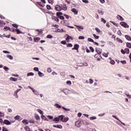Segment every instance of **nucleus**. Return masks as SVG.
Here are the masks:
<instances>
[{
    "label": "nucleus",
    "instance_id": "f257e3e1",
    "mask_svg": "<svg viewBox=\"0 0 131 131\" xmlns=\"http://www.w3.org/2000/svg\"><path fill=\"white\" fill-rule=\"evenodd\" d=\"M120 25H121V26H123V27H124L125 28H128V27H129V26H128V25H127V23L124 22V21H121L120 23Z\"/></svg>",
    "mask_w": 131,
    "mask_h": 131
},
{
    "label": "nucleus",
    "instance_id": "f03ea898",
    "mask_svg": "<svg viewBox=\"0 0 131 131\" xmlns=\"http://www.w3.org/2000/svg\"><path fill=\"white\" fill-rule=\"evenodd\" d=\"M62 93H63L64 95H69V94H70V90L68 89H65L62 90Z\"/></svg>",
    "mask_w": 131,
    "mask_h": 131
},
{
    "label": "nucleus",
    "instance_id": "7ed1b4c3",
    "mask_svg": "<svg viewBox=\"0 0 131 131\" xmlns=\"http://www.w3.org/2000/svg\"><path fill=\"white\" fill-rule=\"evenodd\" d=\"M94 58L97 59V61H100L101 59H102V56H101V54H95Z\"/></svg>",
    "mask_w": 131,
    "mask_h": 131
},
{
    "label": "nucleus",
    "instance_id": "20e7f679",
    "mask_svg": "<svg viewBox=\"0 0 131 131\" xmlns=\"http://www.w3.org/2000/svg\"><path fill=\"white\" fill-rule=\"evenodd\" d=\"M55 9L56 10V11H58L59 12H60V11H62V7H61V6L57 5L55 6Z\"/></svg>",
    "mask_w": 131,
    "mask_h": 131
},
{
    "label": "nucleus",
    "instance_id": "39448f33",
    "mask_svg": "<svg viewBox=\"0 0 131 131\" xmlns=\"http://www.w3.org/2000/svg\"><path fill=\"white\" fill-rule=\"evenodd\" d=\"M3 123L6 124V125H11V124H12V123L8 120H5Z\"/></svg>",
    "mask_w": 131,
    "mask_h": 131
},
{
    "label": "nucleus",
    "instance_id": "423d86ee",
    "mask_svg": "<svg viewBox=\"0 0 131 131\" xmlns=\"http://www.w3.org/2000/svg\"><path fill=\"white\" fill-rule=\"evenodd\" d=\"M113 117H114V118H115V119H117V120H118L121 123H122V124L124 126H125V123L122 122L121 121H120V120H119V119L116 116H115V115H113L112 116Z\"/></svg>",
    "mask_w": 131,
    "mask_h": 131
},
{
    "label": "nucleus",
    "instance_id": "0eeeda50",
    "mask_svg": "<svg viewBox=\"0 0 131 131\" xmlns=\"http://www.w3.org/2000/svg\"><path fill=\"white\" fill-rule=\"evenodd\" d=\"M75 126H76L77 127H80V126H81V122H80V121H76Z\"/></svg>",
    "mask_w": 131,
    "mask_h": 131
},
{
    "label": "nucleus",
    "instance_id": "6e6552de",
    "mask_svg": "<svg viewBox=\"0 0 131 131\" xmlns=\"http://www.w3.org/2000/svg\"><path fill=\"white\" fill-rule=\"evenodd\" d=\"M79 49V45L78 44H75L74 46V48H72V50H76L78 52V49Z\"/></svg>",
    "mask_w": 131,
    "mask_h": 131
},
{
    "label": "nucleus",
    "instance_id": "1a4fd4ad",
    "mask_svg": "<svg viewBox=\"0 0 131 131\" xmlns=\"http://www.w3.org/2000/svg\"><path fill=\"white\" fill-rule=\"evenodd\" d=\"M82 123L84 125H90V121L85 120L82 121Z\"/></svg>",
    "mask_w": 131,
    "mask_h": 131
},
{
    "label": "nucleus",
    "instance_id": "9d476101",
    "mask_svg": "<svg viewBox=\"0 0 131 131\" xmlns=\"http://www.w3.org/2000/svg\"><path fill=\"white\" fill-rule=\"evenodd\" d=\"M96 52L97 53V54L101 55L102 54V50L100 48H96Z\"/></svg>",
    "mask_w": 131,
    "mask_h": 131
},
{
    "label": "nucleus",
    "instance_id": "9b49d317",
    "mask_svg": "<svg viewBox=\"0 0 131 131\" xmlns=\"http://www.w3.org/2000/svg\"><path fill=\"white\" fill-rule=\"evenodd\" d=\"M71 39V40H73V37L69 36V35H67V37L66 38V40L68 42H69V40Z\"/></svg>",
    "mask_w": 131,
    "mask_h": 131
},
{
    "label": "nucleus",
    "instance_id": "f8f14e48",
    "mask_svg": "<svg viewBox=\"0 0 131 131\" xmlns=\"http://www.w3.org/2000/svg\"><path fill=\"white\" fill-rule=\"evenodd\" d=\"M61 7L63 11H67V6L66 4H62Z\"/></svg>",
    "mask_w": 131,
    "mask_h": 131
},
{
    "label": "nucleus",
    "instance_id": "ddd939ff",
    "mask_svg": "<svg viewBox=\"0 0 131 131\" xmlns=\"http://www.w3.org/2000/svg\"><path fill=\"white\" fill-rule=\"evenodd\" d=\"M32 92H33L34 95H35L36 96H39V93L37 90L34 89V90H32Z\"/></svg>",
    "mask_w": 131,
    "mask_h": 131
},
{
    "label": "nucleus",
    "instance_id": "4468645a",
    "mask_svg": "<svg viewBox=\"0 0 131 131\" xmlns=\"http://www.w3.org/2000/svg\"><path fill=\"white\" fill-rule=\"evenodd\" d=\"M40 6V7H41V8H43L45 7V4H41V2H37L36 5L37 6Z\"/></svg>",
    "mask_w": 131,
    "mask_h": 131
},
{
    "label": "nucleus",
    "instance_id": "2eb2a0df",
    "mask_svg": "<svg viewBox=\"0 0 131 131\" xmlns=\"http://www.w3.org/2000/svg\"><path fill=\"white\" fill-rule=\"evenodd\" d=\"M117 18L118 19V20H120V21H123L124 19H123V18L122 17V16L119 15H118L117 16Z\"/></svg>",
    "mask_w": 131,
    "mask_h": 131
},
{
    "label": "nucleus",
    "instance_id": "dca6fc26",
    "mask_svg": "<svg viewBox=\"0 0 131 131\" xmlns=\"http://www.w3.org/2000/svg\"><path fill=\"white\" fill-rule=\"evenodd\" d=\"M6 57H7V58H8V59H9V60H13L14 59V57H13V56L9 55V54L6 55Z\"/></svg>",
    "mask_w": 131,
    "mask_h": 131
},
{
    "label": "nucleus",
    "instance_id": "f3484780",
    "mask_svg": "<svg viewBox=\"0 0 131 131\" xmlns=\"http://www.w3.org/2000/svg\"><path fill=\"white\" fill-rule=\"evenodd\" d=\"M52 19V20H54V21H56V22H59L60 21L59 18H58V17H57L56 16H53Z\"/></svg>",
    "mask_w": 131,
    "mask_h": 131
},
{
    "label": "nucleus",
    "instance_id": "a211bd4d",
    "mask_svg": "<svg viewBox=\"0 0 131 131\" xmlns=\"http://www.w3.org/2000/svg\"><path fill=\"white\" fill-rule=\"evenodd\" d=\"M53 127H57V128H63V126L61 125H54Z\"/></svg>",
    "mask_w": 131,
    "mask_h": 131
},
{
    "label": "nucleus",
    "instance_id": "6ab92c4d",
    "mask_svg": "<svg viewBox=\"0 0 131 131\" xmlns=\"http://www.w3.org/2000/svg\"><path fill=\"white\" fill-rule=\"evenodd\" d=\"M72 12H73V13H74V15H77V14H78V12L76 11V9H75V8H73L72 9Z\"/></svg>",
    "mask_w": 131,
    "mask_h": 131
},
{
    "label": "nucleus",
    "instance_id": "aec40b11",
    "mask_svg": "<svg viewBox=\"0 0 131 131\" xmlns=\"http://www.w3.org/2000/svg\"><path fill=\"white\" fill-rule=\"evenodd\" d=\"M75 26L76 27H78V30H79V31H81V30H82V29H83V27H82V26H77V25H75Z\"/></svg>",
    "mask_w": 131,
    "mask_h": 131
},
{
    "label": "nucleus",
    "instance_id": "412c9836",
    "mask_svg": "<svg viewBox=\"0 0 131 131\" xmlns=\"http://www.w3.org/2000/svg\"><path fill=\"white\" fill-rule=\"evenodd\" d=\"M41 118H42V119H43L44 120H45V121H49V120L47 118V117H46V116L43 115H42L41 116Z\"/></svg>",
    "mask_w": 131,
    "mask_h": 131
},
{
    "label": "nucleus",
    "instance_id": "4be33fe9",
    "mask_svg": "<svg viewBox=\"0 0 131 131\" xmlns=\"http://www.w3.org/2000/svg\"><path fill=\"white\" fill-rule=\"evenodd\" d=\"M13 96L15 97L16 99H18V98H19V96H18V92H17L16 91L14 92Z\"/></svg>",
    "mask_w": 131,
    "mask_h": 131
},
{
    "label": "nucleus",
    "instance_id": "5701e85b",
    "mask_svg": "<svg viewBox=\"0 0 131 131\" xmlns=\"http://www.w3.org/2000/svg\"><path fill=\"white\" fill-rule=\"evenodd\" d=\"M10 80L12 81H17L18 80V79L11 77L10 78Z\"/></svg>",
    "mask_w": 131,
    "mask_h": 131
},
{
    "label": "nucleus",
    "instance_id": "b1692460",
    "mask_svg": "<svg viewBox=\"0 0 131 131\" xmlns=\"http://www.w3.org/2000/svg\"><path fill=\"white\" fill-rule=\"evenodd\" d=\"M38 74L39 77H42V76H45V74H43V73H41V72H40V71H39L38 72Z\"/></svg>",
    "mask_w": 131,
    "mask_h": 131
},
{
    "label": "nucleus",
    "instance_id": "393cba45",
    "mask_svg": "<svg viewBox=\"0 0 131 131\" xmlns=\"http://www.w3.org/2000/svg\"><path fill=\"white\" fill-rule=\"evenodd\" d=\"M58 118L59 119V120H60V121H62L63 122V119H64V116L63 115H60L58 117Z\"/></svg>",
    "mask_w": 131,
    "mask_h": 131
},
{
    "label": "nucleus",
    "instance_id": "a878e982",
    "mask_svg": "<svg viewBox=\"0 0 131 131\" xmlns=\"http://www.w3.org/2000/svg\"><path fill=\"white\" fill-rule=\"evenodd\" d=\"M55 107H56V108H58L59 109H61V108H62V106H61V105L58 103H56L55 104Z\"/></svg>",
    "mask_w": 131,
    "mask_h": 131
},
{
    "label": "nucleus",
    "instance_id": "bb28decb",
    "mask_svg": "<svg viewBox=\"0 0 131 131\" xmlns=\"http://www.w3.org/2000/svg\"><path fill=\"white\" fill-rule=\"evenodd\" d=\"M3 69L4 70H5V71H6V72H8V71L10 70V69L8 67H6V66L4 67Z\"/></svg>",
    "mask_w": 131,
    "mask_h": 131
},
{
    "label": "nucleus",
    "instance_id": "cd10ccee",
    "mask_svg": "<svg viewBox=\"0 0 131 131\" xmlns=\"http://www.w3.org/2000/svg\"><path fill=\"white\" fill-rule=\"evenodd\" d=\"M125 38L127 39V40H131V37L129 35H125Z\"/></svg>",
    "mask_w": 131,
    "mask_h": 131
},
{
    "label": "nucleus",
    "instance_id": "c85d7f7f",
    "mask_svg": "<svg viewBox=\"0 0 131 131\" xmlns=\"http://www.w3.org/2000/svg\"><path fill=\"white\" fill-rule=\"evenodd\" d=\"M116 40L117 41H118V42H120L121 43H122V42H123V41L121 40L120 38H119V37H117L116 38Z\"/></svg>",
    "mask_w": 131,
    "mask_h": 131
},
{
    "label": "nucleus",
    "instance_id": "c756f323",
    "mask_svg": "<svg viewBox=\"0 0 131 131\" xmlns=\"http://www.w3.org/2000/svg\"><path fill=\"white\" fill-rule=\"evenodd\" d=\"M69 120V118L68 117H66L64 118V119L63 120V122H67Z\"/></svg>",
    "mask_w": 131,
    "mask_h": 131
},
{
    "label": "nucleus",
    "instance_id": "7c9ffc66",
    "mask_svg": "<svg viewBox=\"0 0 131 131\" xmlns=\"http://www.w3.org/2000/svg\"><path fill=\"white\" fill-rule=\"evenodd\" d=\"M15 31L17 32V34H20L21 33H22V31H20L19 29H16Z\"/></svg>",
    "mask_w": 131,
    "mask_h": 131
},
{
    "label": "nucleus",
    "instance_id": "2f4dec72",
    "mask_svg": "<svg viewBox=\"0 0 131 131\" xmlns=\"http://www.w3.org/2000/svg\"><path fill=\"white\" fill-rule=\"evenodd\" d=\"M40 39V38H39L38 37H35V38H34V40L36 42H38V41H39Z\"/></svg>",
    "mask_w": 131,
    "mask_h": 131
},
{
    "label": "nucleus",
    "instance_id": "473e14b6",
    "mask_svg": "<svg viewBox=\"0 0 131 131\" xmlns=\"http://www.w3.org/2000/svg\"><path fill=\"white\" fill-rule=\"evenodd\" d=\"M20 118H21V116H20L19 115H17L14 117V119H15L16 120H19Z\"/></svg>",
    "mask_w": 131,
    "mask_h": 131
},
{
    "label": "nucleus",
    "instance_id": "72a5a7b5",
    "mask_svg": "<svg viewBox=\"0 0 131 131\" xmlns=\"http://www.w3.org/2000/svg\"><path fill=\"white\" fill-rule=\"evenodd\" d=\"M34 73L32 72H30L27 74V76H34Z\"/></svg>",
    "mask_w": 131,
    "mask_h": 131
},
{
    "label": "nucleus",
    "instance_id": "f704fd0d",
    "mask_svg": "<svg viewBox=\"0 0 131 131\" xmlns=\"http://www.w3.org/2000/svg\"><path fill=\"white\" fill-rule=\"evenodd\" d=\"M62 109L63 110H65V111H67V112H69V111H71V110L70 108H67L66 107H64V106H62Z\"/></svg>",
    "mask_w": 131,
    "mask_h": 131
},
{
    "label": "nucleus",
    "instance_id": "c9c22d12",
    "mask_svg": "<svg viewBox=\"0 0 131 131\" xmlns=\"http://www.w3.org/2000/svg\"><path fill=\"white\" fill-rule=\"evenodd\" d=\"M35 118L36 119V120H39V119H40V117H39L38 115H35Z\"/></svg>",
    "mask_w": 131,
    "mask_h": 131
},
{
    "label": "nucleus",
    "instance_id": "e433bc0d",
    "mask_svg": "<svg viewBox=\"0 0 131 131\" xmlns=\"http://www.w3.org/2000/svg\"><path fill=\"white\" fill-rule=\"evenodd\" d=\"M66 83L68 84V85H71L72 84V82L70 80L67 81Z\"/></svg>",
    "mask_w": 131,
    "mask_h": 131
},
{
    "label": "nucleus",
    "instance_id": "4c0bfd02",
    "mask_svg": "<svg viewBox=\"0 0 131 131\" xmlns=\"http://www.w3.org/2000/svg\"><path fill=\"white\" fill-rule=\"evenodd\" d=\"M36 31H38L39 32L38 34H40V35L42 34V30H41L37 29L36 30Z\"/></svg>",
    "mask_w": 131,
    "mask_h": 131
},
{
    "label": "nucleus",
    "instance_id": "58836bf2",
    "mask_svg": "<svg viewBox=\"0 0 131 131\" xmlns=\"http://www.w3.org/2000/svg\"><path fill=\"white\" fill-rule=\"evenodd\" d=\"M61 15H63V13H62V12H59L56 13V16L57 17H60V16H61Z\"/></svg>",
    "mask_w": 131,
    "mask_h": 131
},
{
    "label": "nucleus",
    "instance_id": "ea45409f",
    "mask_svg": "<svg viewBox=\"0 0 131 131\" xmlns=\"http://www.w3.org/2000/svg\"><path fill=\"white\" fill-rule=\"evenodd\" d=\"M97 119V117L96 116H93L90 117V120H95Z\"/></svg>",
    "mask_w": 131,
    "mask_h": 131
},
{
    "label": "nucleus",
    "instance_id": "a19ab883",
    "mask_svg": "<svg viewBox=\"0 0 131 131\" xmlns=\"http://www.w3.org/2000/svg\"><path fill=\"white\" fill-rule=\"evenodd\" d=\"M126 47L127 48H129V49H130L131 48V43L127 42L126 43Z\"/></svg>",
    "mask_w": 131,
    "mask_h": 131
},
{
    "label": "nucleus",
    "instance_id": "79ce46f5",
    "mask_svg": "<svg viewBox=\"0 0 131 131\" xmlns=\"http://www.w3.org/2000/svg\"><path fill=\"white\" fill-rule=\"evenodd\" d=\"M22 122L25 123V124H28L29 123L28 120H24L22 121Z\"/></svg>",
    "mask_w": 131,
    "mask_h": 131
},
{
    "label": "nucleus",
    "instance_id": "37998d69",
    "mask_svg": "<svg viewBox=\"0 0 131 131\" xmlns=\"http://www.w3.org/2000/svg\"><path fill=\"white\" fill-rule=\"evenodd\" d=\"M37 111L38 112H39V113H40V114H42V115H43V112H42V111H41V110L38 108L37 109Z\"/></svg>",
    "mask_w": 131,
    "mask_h": 131
},
{
    "label": "nucleus",
    "instance_id": "c03bdc74",
    "mask_svg": "<svg viewBox=\"0 0 131 131\" xmlns=\"http://www.w3.org/2000/svg\"><path fill=\"white\" fill-rule=\"evenodd\" d=\"M109 54V53H104L103 54V57H105V58H107V57H108V55Z\"/></svg>",
    "mask_w": 131,
    "mask_h": 131
},
{
    "label": "nucleus",
    "instance_id": "a18cd8bd",
    "mask_svg": "<svg viewBox=\"0 0 131 131\" xmlns=\"http://www.w3.org/2000/svg\"><path fill=\"white\" fill-rule=\"evenodd\" d=\"M126 54H129V49L128 48H126L125 49Z\"/></svg>",
    "mask_w": 131,
    "mask_h": 131
},
{
    "label": "nucleus",
    "instance_id": "49530a36",
    "mask_svg": "<svg viewBox=\"0 0 131 131\" xmlns=\"http://www.w3.org/2000/svg\"><path fill=\"white\" fill-rule=\"evenodd\" d=\"M53 121H59V117H55V118L53 119Z\"/></svg>",
    "mask_w": 131,
    "mask_h": 131
},
{
    "label": "nucleus",
    "instance_id": "de8ad7c7",
    "mask_svg": "<svg viewBox=\"0 0 131 131\" xmlns=\"http://www.w3.org/2000/svg\"><path fill=\"white\" fill-rule=\"evenodd\" d=\"M93 36L96 39H99V36H97V35L94 34Z\"/></svg>",
    "mask_w": 131,
    "mask_h": 131
},
{
    "label": "nucleus",
    "instance_id": "09e8293b",
    "mask_svg": "<svg viewBox=\"0 0 131 131\" xmlns=\"http://www.w3.org/2000/svg\"><path fill=\"white\" fill-rule=\"evenodd\" d=\"M88 41H91V42H95V41L93 40V39H92L91 38H89L88 39Z\"/></svg>",
    "mask_w": 131,
    "mask_h": 131
},
{
    "label": "nucleus",
    "instance_id": "8fccbe9b",
    "mask_svg": "<svg viewBox=\"0 0 131 131\" xmlns=\"http://www.w3.org/2000/svg\"><path fill=\"white\" fill-rule=\"evenodd\" d=\"M67 47H68L69 48H72V47H73V46L71 43H69L67 45Z\"/></svg>",
    "mask_w": 131,
    "mask_h": 131
},
{
    "label": "nucleus",
    "instance_id": "3c124183",
    "mask_svg": "<svg viewBox=\"0 0 131 131\" xmlns=\"http://www.w3.org/2000/svg\"><path fill=\"white\" fill-rule=\"evenodd\" d=\"M5 117V114L2 113V112H0V117Z\"/></svg>",
    "mask_w": 131,
    "mask_h": 131
},
{
    "label": "nucleus",
    "instance_id": "603ef678",
    "mask_svg": "<svg viewBox=\"0 0 131 131\" xmlns=\"http://www.w3.org/2000/svg\"><path fill=\"white\" fill-rule=\"evenodd\" d=\"M95 30H96L97 32H98V33H100L101 32V30L98 28H96Z\"/></svg>",
    "mask_w": 131,
    "mask_h": 131
},
{
    "label": "nucleus",
    "instance_id": "864d4df0",
    "mask_svg": "<svg viewBox=\"0 0 131 131\" xmlns=\"http://www.w3.org/2000/svg\"><path fill=\"white\" fill-rule=\"evenodd\" d=\"M34 71H36L37 72H38L39 71V69H38V68L37 67H35L34 68Z\"/></svg>",
    "mask_w": 131,
    "mask_h": 131
},
{
    "label": "nucleus",
    "instance_id": "5fc2aeb1",
    "mask_svg": "<svg viewBox=\"0 0 131 131\" xmlns=\"http://www.w3.org/2000/svg\"><path fill=\"white\" fill-rule=\"evenodd\" d=\"M110 63H111V64H112V65H114L115 64V61H114L113 60H111L110 61Z\"/></svg>",
    "mask_w": 131,
    "mask_h": 131
},
{
    "label": "nucleus",
    "instance_id": "6e6d98bb",
    "mask_svg": "<svg viewBox=\"0 0 131 131\" xmlns=\"http://www.w3.org/2000/svg\"><path fill=\"white\" fill-rule=\"evenodd\" d=\"M89 83H90V84H92V83H94V80L91 78L89 79Z\"/></svg>",
    "mask_w": 131,
    "mask_h": 131
},
{
    "label": "nucleus",
    "instance_id": "4d7b16f0",
    "mask_svg": "<svg viewBox=\"0 0 131 131\" xmlns=\"http://www.w3.org/2000/svg\"><path fill=\"white\" fill-rule=\"evenodd\" d=\"M3 53H4V54H11V52L8 51H7V50H4V51H3Z\"/></svg>",
    "mask_w": 131,
    "mask_h": 131
},
{
    "label": "nucleus",
    "instance_id": "13d9d810",
    "mask_svg": "<svg viewBox=\"0 0 131 131\" xmlns=\"http://www.w3.org/2000/svg\"><path fill=\"white\" fill-rule=\"evenodd\" d=\"M62 22H63V25H64V26H68L67 24H66V20H63Z\"/></svg>",
    "mask_w": 131,
    "mask_h": 131
},
{
    "label": "nucleus",
    "instance_id": "bf43d9fd",
    "mask_svg": "<svg viewBox=\"0 0 131 131\" xmlns=\"http://www.w3.org/2000/svg\"><path fill=\"white\" fill-rule=\"evenodd\" d=\"M25 129L27 130V131H30V128H29V127L28 126H26L25 127Z\"/></svg>",
    "mask_w": 131,
    "mask_h": 131
},
{
    "label": "nucleus",
    "instance_id": "052dcab7",
    "mask_svg": "<svg viewBox=\"0 0 131 131\" xmlns=\"http://www.w3.org/2000/svg\"><path fill=\"white\" fill-rule=\"evenodd\" d=\"M47 9L48 10H52V7L50 5H47Z\"/></svg>",
    "mask_w": 131,
    "mask_h": 131
},
{
    "label": "nucleus",
    "instance_id": "680f3d73",
    "mask_svg": "<svg viewBox=\"0 0 131 131\" xmlns=\"http://www.w3.org/2000/svg\"><path fill=\"white\" fill-rule=\"evenodd\" d=\"M47 72H48V73H51V72H52V69H51V68H49L47 69Z\"/></svg>",
    "mask_w": 131,
    "mask_h": 131
},
{
    "label": "nucleus",
    "instance_id": "e2e57ef3",
    "mask_svg": "<svg viewBox=\"0 0 131 131\" xmlns=\"http://www.w3.org/2000/svg\"><path fill=\"white\" fill-rule=\"evenodd\" d=\"M98 12L99 13V14H101V15H103L104 14V12H103V11H101V10H98Z\"/></svg>",
    "mask_w": 131,
    "mask_h": 131
},
{
    "label": "nucleus",
    "instance_id": "0e129e2a",
    "mask_svg": "<svg viewBox=\"0 0 131 131\" xmlns=\"http://www.w3.org/2000/svg\"><path fill=\"white\" fill-rule=\"evenodd\" d=\"M101 22H103L104 24L105 23H106V20H105V19H104L103 18H101Z\"/></svg>",
    "mask_w": 131,
    "mask_h": 131
},
{
    "label": "nucleus",
    "instance_id": "69168bd1",
    "mask_svg": "<svg viewBox=\"0 0 131 131\" xmlns=\"http://www.w3.org/2000/svg\"><path fill=\"white\" fill-rule=\"evenodd\" d=\"M47 38H53V36H52L51 35H48L47 36Z\"/></svg>",
    "mask_w": 131,
    "mask_h": 131
},
{
    "label": "nucleus",
    "instance_id": "338daca9",
    "mask_svg": "<svg viewBox=\"0 0 131 131\" xmlns=\"http://www.w3.org/2000/svg\"><path fill=\"white\" fill-rule=\"evenodd\" d=\"M78 38L79 39H84V37H83L82 36H79Z\"/></svg>",
    "mask_w": 131,
    "mask_h": 131
},
{
    "label": "nucleus",
    "instance_id": "774afa93",
    "mask_svg": "<svg viewBox=\"0 0 131 131\" xmlns=\"http://www.w3.org/2000/svg\"><path fill=\"white\" fill-rule=\"evenodd\" d=\"M3 131H8L7 128L3 127Z\"/></svg>",
    "mask_w": 131,
    "mask_h": 131
}]
</instances>
